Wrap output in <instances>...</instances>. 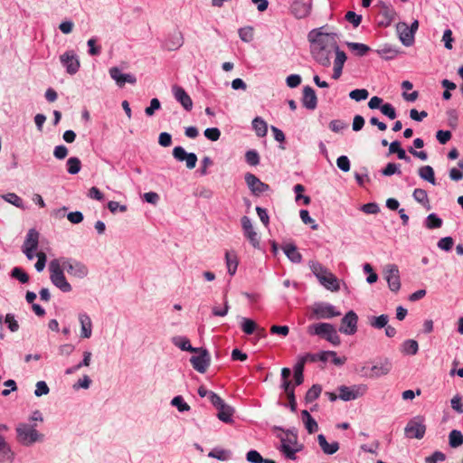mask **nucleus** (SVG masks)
Wrapping results in <instances>:
<instances>
[{
    "label": "nucleus",
    "instance_id": "45",
    "mask_svg": "<svg viewBox=\"0 0 463 463\" xmlns=\"http://www.w3.org/2000/svg\"><path fill=\"white\" fill-rule=\"evenodd\" d=\"M463 443V435L461 431L453 430L449 434V444L451 448H458Z\"/></svg>",
    "mask_w": 463,
    "mask_h": 463
},
{
    "label": "nucleus",
    "instance_id": "19",
    "mask_svg": "<svg viewBox=\"0 0 463 463\" xmlns=\"http://www.w3.org/2000/svg\"><path fill=\"white\" fill-rule=\"evenodd\" d=\"M312 4L310 1H295L290 5V13L297 19L306 18L310 14Z\"/></svg>",
    "mask_w": 463,
    "mask_h": 463
},
{
    "label": "nucleus",
    "instance_id": "48",
    "mask_svg": "<svg viewBox=\"0 0 463 463\" xmlns=\"http://www.w3.org/2000/svg\"><path fill=\"white\" fill-rule=\"evenodd\" d=\"M10 276L23 284H25L29 281L28 274L20 267H14L11 270Z\"/></svg>",
    "mask_w": 463,
    "mask_h": 463
},
{
    "label": "nucleus",
    "instance_id": "56",
    "mask_svg": "<svg viewBox=\"0 0 463 463\" xmlns=\"http://www.w3.org/2000/svg\"><path fill=\"white\" fill-rule=\"evenodd\" d=\"M437 245L440 250L449 251L452 249L454 245V240L450 236L444 237L438 241Z\"/></svg>",
    "mask_w": 463,
    "mask_h": 463
},
{
    "label": "nucleus",
    "instance_id": "53",
    "mask_svg": "<svg viewBox=\"0 0 463 463\" xmlns=\"http://www.w3.org/2000/svg\"><path fill=\"white\" fill-rule=\"evenodd\" d=\"M382 174L385 176H391L392 175H401L400 165L395 163H388L386 166L382 170Z\"/></svg>",
    "mask_w": 463,
    "mask_h": 463
},
{
    "label": "nucleus",
    "instance_id": "50",
    "mask_svg": "<svg viewBox=\"0 0 463 463\" xmlns=\"http://www.w3.org/2000/svg\"><path fill=\"white\" fill-rule=\"evenodd\" d=\"M245 161L250 165H252V166L258 165L260 164L259 153L254 149L248 150L245 153Z\"/></svg>",
    "mask_w": 463,
    "mask_h": 463
},
{
    "label": "nucleus",
    "instance_id": "60",
    "mask_svg": "<svg viewBox=\"0 0 463 463\" xmlns=\"http://www.w3.org/2000/svg\"><path fill=\"white\" fill-rule=\"evenodd\" d=\"M252 27H244L239 29V36L241 41L245 43H249L253 39V32Z\"/></svg>",
    "mask_w": 463,
    "mask_h": 463
},
{
    "label": "nucleus",
    "instance_id": "38",
    "mask_svg": "<svg viewBox=\"0 0 463 463\" xmlns=\"http://www.w3.org/2000/svg\"><path fill=\"white\" fill-rule=\"evenodd\" d=\"M377 53L384 60H392L399 54V50L392 45L385 44L381 49H378Z\"/></svg>",
    "mask_w": 463,
    "mask_h": 463
},
{
    "label": "nucleus",
    "instance_id": "39",
    "mask_svg": "<svg viewBox=\"0 0 463 463\" xmlns=\"http://www.w3.org/2000/svg\"><path fill=\"white\" fill-rule=\"evenodd\" d=\"M369 325L375 329L384 328L389 321L388 315L382 314L378 317H370L368 318Z\"/></svg>",
    "mask_w": 463,
    "mask_h": 463
},
{
    "label": "nucleus",
    "instance_id": "2",
    "mask_svg": "<svg viewBox=\"0 0 463 463\" xmlns=\"http://www.w3.org/2000/svg\"><path fill=\"white\" fill-rule=\"evenodd\" d=\"M273 430L283 432L282 434L277 435V438L280 440V445L278 447V449L286 458L295 460L297 458L296 454L303 449V444L298 442L296 429L284 430L281 427L275 426Z\"/></svg>",
    "mask_w": 463,
    "mask_h": 463
},
{
    "label": "nucleus",
    "instance_id": "26",
    "mask_svg": "<svg viewBox=\"0 0 463 463\" xmlns=\"http://www.w3.org/2000/svg\"><path fill=\"white\" fill-rule=\"evenodd\" d=\"M79 321L80 323V335L83 338H90L92 334V322L90 316L86 313L79 314Z\"/></svg>",
    "mask_w": 463,
    "mask_h": 463
},
{
    "label": "nucleus",
    "instance_id": "14",
    "mask_svg": "<svg viewBox=\"0 0 463 463\" xmlns=\"http://www.w3.org/2000/svg\"><path fill=\"white\" fill-rule=\"evenodd\" d=\"M60 61L69 74L73 75L78 72L80 69V61L73 51L65 52L61 55Z\"/></svg>",
    "mask_w": 463,
    "mask_h": 463
},
{
    "label": "nucleus",
    "instance_id": "1",
    "mask_svg": "<svg viewBox=\"0 0 463 463\" xmlns=\"http://www.w3.org/2000/svg\"><path fill=\"white\" fill-rule=\"evenodd\" d=\"M308 40L311 43V54L315 61L323 67H329L332 51H334L332 43L335 42L334 38L319 30H312L308 33Z\"/></svg>",
    "mask_w": 463,
    "mask_h": 463
},
{
    "label": "nucleus",
    "instance_id": "64",
    "mask_svg": "<svg viewBox=\"0 0 463 463\" xmlns=\"http://www.w3.org/2000/svg\"><path fill=\"white\" fill-rule=\"evenodd\" d=\"M446 459V455L441 451H435L425 458L426 463H438Z\"/></svg>",
    "mask_w": 463,
    "mask_h": 463
},
{
    "label": "nucleus",
    "instance_id": "49",
    "mask_svg": "<svg viewBox=\"0 0 463 463\" xmlns=\"http://www.w3.org/2000/svg\"><path fill=\"white\" fill-rule=\"evenodd\" d=\"M230 452L222 449H213L208 453L209 458H216L218 460L225 461L230 458Z\"/></svg>",
    "mask_w": 463,
    "mask_h": 463
},
{
    "label": "nucleus",
    "instance_id": "46",
    "mask_svg": "<svg viewBox=\"0 0 463 463\" xmlns=\"http://www.w3.org/2000/svg\"><path fill=\"white\" fill-rule=\"evenodd\" d=\"M346 45L351 51L355 52L356 55L360 57L364 56L370 51V47L364 43H347Z\"/></svg>",
    "mask_w": 463,
    "mask_h": 463
},
{
    "label": "nucleus",
    "instance_id": "4",
    "mask_svg": "<svg viewBox=\"0 0 463 463\" xmlns=\"http://www.w3.org/2000/svg\"><path fill=\"white\" fill-rule=\"evenodd\" d=\"M307 333L313 335H318L325 338L335 346L341 344L340 336L334 325L329 323H317L310 325Z\"/></svg>",
    "mask_w": 463,
    "mask_h": 463
},
{
    "label": "nucleus",
    "instance_id": "42",
    "mask_svg": "<svg viewBox=\"0 0 463 463\" xmlns=\"http://www.w3.org/2000/svg\"><path fill=\"white\" fill-rule=\"evenodd\" d=\"M309 268L318 280L321 277H325L326 274L329 272V270L318 261H309Z\"/></svg>",
    "mask_w": 463,
    "mask_h": 463
},
{
    "label": "nucleus",
    "instance_id": "30",
    "mask_svg": "<svg viewBox=\"0 0 463 463\" xmlns=\"http://www.w3.org/2000/svg\"><path fill=\"white\" fill-rule=\"evenodd\" d=\"M225 262L228 273L231 276H233L239 265L238 256L235 251H226L225 252Z\"/></svg>",
    "mask_w": 463,
    "mask_h": 463
},
{
    "label": "nucleus",
    "instance_id": "51",
    "mask_svg": "<svg viewBox=\"0 0 463 463\" xmlns=\"http://www.w3.org/2000/svg\"><path fill=\"white\" fill-rule=\"evenodd\" d=\"M171 404L177 408L180 412L188 411L190 406L184 402V398L180 395L175 396L171 401Z\"/></svg>",
    "mask_w": 463,
    "mask_h": 463
},
{
    "label": "nucleus",
    "instance_id": "55",
    "mask_svg": "<svg viewBox=\"0 0 463 463\" xmlns=\"http://www.w3.org/2000/svg\"><path fill=\"white\" fill-rule=\"evenodd\" d=\"M299 216H300L301 221L305 224H311V229L312 230H317L318 229V224L316 223L315 220L310 217L309 213H308L307 210H300Z\"/></svg>",
    "mask_w": 463,
    "mask_h": 463
},
{
    "label": "nucleus",
    "instance_id": "29",
    "mask_svg": "<svg viewBox=\"0 0 463 463\" xmlns=\"http://www.w3.org/2000/svg\"><path fill=\"white\" fill-rule=\"evenodd\" d=\"M317 441L324 453L327 455H333L339 449L338 442L335 441L328 443L326 437L323 434L317 436Z\"/></svg>",
    "mask_w": 463,
    "mask_h": 463
},
{
    "label": "nucleus",
    "instance_id": "10",
    "mask_svg": "<svg viewBox=\"0 0 463 463\" xmlns=\"http://www.w3.org/2000/svg\"><path fill=\"white\" fill-rule=\"evenodd\" d=\"M39 244V232L35 229H30L26 234L22 250L28 260L34 258V252Z\"/></svg>",
    "mask_w": 463,
    "mask_h": 463
},
{
    "label": "nucleus",
    "instance_id": "9",
    "mask_svg": "<svg viewBox=\"0 0 463 463\" xmlns=\"http://www.w3.org/2000/svg\"><path fill=\"white\" fill-rule=\"evenodd\" d=\"M312 312L317 319H330L341 315L340 311L336 310L335 306L326 302L315 303L312 307Z\"/></svg>",
    "mask_w": 463,
    "mask_h": 463
},
{
    "label": "nucleus",
    "instance_id": "44",
    "mask_svg": "<svg viewBox=\"0 0 463 463\" xmlns=\"http://www.w3.org/2000/svg\"><path fill=\"white\" fill-rule=\"evenodd\" d=\"M322 392V387L319 384H314L310 389L307 390L305 395V401L307 403H311L316 401Z\"/></svg>",
    "mask_w": 463,
    "mask_h": 463
},
{
    "label": "nucleus",
    "instance_id": "63",
    "mask_svg": "<svg viewBox=\"0 0 463 463\" xmlns=\"http://www.w3.org/2000/svg\"><path fill=\"white\" fill-rule=\"evenodd\" d=\"M345 19L351 23L354 27L359 26L362 22V15L357 14L354 11H348L345 14Z\"/></svg>",
    "mask_w": 463,
    "mask_h": 463
},
{
    "label": "nucleus",
    "instance_id": "6",
    "mask_svg": "<svg viewBox=\"0 0 463 463\" xmlns=\"http://www.w3.org/2000/svg\"><path fill=\"white\" fill-rule=\"evenodd\" d=\"M56 260H59L60 264H61L62 269H65L67 273L71 276L79 279H83L87 277L89 273L87 266L80 261L64 257Z\"/></svg>",
    "mask_w": 463,
    "mask_h": 463
},
{
    "label": "nucleus",
    "instance_id": "8",
    "mask_svg": "<svg viewBox=\"0 0 463 463\" xmlns=\"http://www.w3.org/2000/svg\"><path fill=\"white\" fill-rule=\"evenodd\" d=\"M404 430L405 435L410 439H422L426 432L424 419L419 416L414 417L407 423Z\"/></svg>",
    "mask_w": 463,
    "mask_h": 463
},
{
    "label": "nucleus",
    "instance_id": "5",
    "mask_svg": "<svg viewBox=\"0 0 463 463\" xmlns=\"http://www.w3.org/2000/svg\"><path fill=\"white\" fill-rule=\"evenodd\" d=\"M61 264L53 259L49 263L50 279L52 283L64 293L71 291V286L67 281Z\"/></svg>",
    "mask_w": 463,
    "mask_h": 463
},
{
    "label": "nucleus",
    "instance_id": "24",
    "mask_svg": "<svg viewBox=\"0 0 463 463\" xmlns=\"http://www.w3.org/2000/svg\"><path fill=\"white\" fill-rule=\"evenodd\" d=\"M302 105L308 110L316 109L317 106V97L314 89L310 86L303 88Z\"/></svg>",
    "mask_w": 463,
    "mask_h": 463
},
{
    "label": "nucleus",
    "instance_id": "36",
    "mask_svg": "<svg viewBox=\"0 0 463 463\" xmlns=\"http://www.w3.org/2000/svg\"><path fill=\"white\" fill-rule=\"evenodd\" d=\"M389 151L391 154L396 153L399 159L404 160L408 163L411 162V157L407 156L405 150L401 146V143L399 141H392L389 145Z\"/></svg>",
    "mask_w": 463,
    "mask_h": 463
},
{
    "label": "nucleus",
    "instance_id": "3",
    "mask_svg": "<svg viewBox=\"0 0 463 463\" xmlns=\"http://www.w3.org/2000/svg\"><path fill=\"white\" fill-rule=\"evenodd\" d=\"M16 438L23 446L29 447L36 442H42L44 435L36 430V424L19 423L15 429Z\"/></svg>",
    "mask_w": 463,
    "mask_h": 463
},
{
    "label": "nucleus",
    "instance_id": "21",
    "mask_svg": "<svg viewBox=\"0 0 463 463\" xmlns=\"http://www.w3.org/2000/svg\"><path fill=\"white\" fill-rule=\"evenodd\" d=\"M109 75L119 87H123L126 83L135 84L137 82V79L134 75L123 73L118 67L110 68Z\"/></svg>",
    "mask_w": 463,
    "mask_h": 463
},
{
    "label": "nucleus",
    "instance_id": "23",
    "mask_svg": "<svg viewBox=\"0 0 463 463\" xmlns=\"http://www.w3.org/2000/svg\"><path fill=\"white\" fill-rule=\"evenodd\" d=\"M396 29L399 34V39L404 46L410 47L414 43L415 34L408 28V24L406 23H399Z\"/></svg>",
    "mask_w": 463,
    "mask_h": 463
},
{
    "label": "nucleus",
    "instance_id": "52",
    "mask_svg": "<svg viewBox=\"0 0 463 463\" xmlns=\"http://www.w3.org/2000/svg\"><path fill=\"white\" fill-rule=\"evenodd\" d=\"M369 92L365 89H355L349 93L350 99L355 101H362L368 98Z\"/></svg>",
    "mask_w": 463,
    "mask_h": 463
},
{
    "label": "nucleus",
    "instance_id": "31",
    "mask_svg": "<svg viewBox=\"0 0 463 463\" xmlns=\"http://www.w3.org/2000/svg\"><path fill=\"white\" fill-rule=\"evenodd\" d=\"M217 417L220 420H222L224 423H231L233 421L232 416L234 413V409L224 403L222 405V407H219L218 409Z\"/></svg>",
    "mask_w": 463,
    "mask_h": 463
},
{
    "label": "nucleus",
    "instance_id": "47",
    "mask_svg": "<svg viewBox=\"0 0 463 463\" xmlns=\"http://www.w3.org/2000/svg\"><path fill=\"white\" fill-rule=\"evenodd\" d=\"M241 327L246 335H251L257 330V324L250 318L242 317Z\"/></svg>",
    "mask_w": 463,
    "mask_h": 463
},
{
    "label": "nucleus",
    "instance_id": "16",
    "mask_svg": "<svg viewBox=\"0 0 463 463\" xmlns=\"http://www.w3.org/2000/svg\"><path fill=\"white\" fill-rule=\"evenodd\" d=\"M244 236L250 241L253 248H260V238L254 231L251 220L248 216H243L241 220Z\"/></svg>",
    "mask_w": 463,
    "mask_h": 463
},
{
    "label": "nucleus",
    "instance_id": "37",
    "mask_svg": "<svg viewBox=\"0 0 463 463\" xmlns=\"http://www.w3.org/2000/svg\"><path fill=\"white\" fill-rule=\"evenodd\" d=\"M401 351L404 354L414 355L419 351V344L416 340L413 339L405 340L402 344Z\"/></svg>",
    "mask_w": 463,
    "mask_h": 463
},
{
    "label": "nucleus",
    "instance_id": "22",
    "mask_svg": "<svg viewBox=\"0 0 463 463\" xmlns=\"http://www.w3.org/2000/svg\"><path fill=\"white\" fill-rule=\"evenodd\" d=\"M172 92L175 99L182 105L186 111H191L193 109V100L186 93L184 88L175 85L172 88Z\"/></svg>",
    "mask_w": 463,
    "mask_h": 463
},
{
    "label": "nucleus",
    "instance_id": "20",
    "mask_svg": "<svg viewBox=\"0 0 463 463\" xmlns=\"http://www.w3.org/2000/svg\"><path fill=\"white\" fill-rule=\"evenodd\" d=\"M6 430V425L0 424V430ZM14 460V453L10 445L6 442L5 437L0 435V463H12Z\"/></svg>",
    "mask_w": 463,
    "mask_h": 463
},
{
    "label": "nucleus",
    "instance_id": "34",
    "mask_svg": "<svg viewBox=\"0 0 463 463\" xmlns=\"http://www.w3.org/2000/svg\"><path fill=\"white\" fill-rule=\"evenodd\" d=\"M301 416L307 432L310 434L317 432L318 425L310 413L307 410H304L301 412Z\"/></svg>",
    "mask_w": 463,
    "mask_h": 463
},
{
    "label": "nucleus",
    "instance_id": "18",
    "mask_svg": "<svg viewBox=\"0 0 463 463\" xmlns=\"http://www.w3.org/2000/svg\"><path fill=\"white\" fill-rule=\"evenodd\" d=\"M173 156L177 161H185L186 167L189 169L194 168L198 160L194 153H187L182 146H175L173 149Z\"/></svg>",
    "mask_w": 463,
    "mask_h": 463
},
{
    "label": "nucleus",
    "instance_id": "13",
    "mask_svg": "<svg viewBox=\"0 0 463 463\" xmlns=\"http://www.w3.org/2000/svg\"><path fill=\"white\" fill-rule=\"evenodd\" d=\"M244 179L250 192L256 196H259L269 190V184L260 181L255 175L251 173H246Z\"/></svg>",
    "mask_w": 463,
    "mask_h": 463
},
{
    "label": "nucleus",
    "instance_id": "41",
    "mask_svg": "<svg viewBox=\"0 0 463 463\" xmlns=\"http://www.w3.org/2000/svg\"><path fill=\"white\" fill-rule=\"evenodd\" d=\"M443 221L436 213H430L425 219L424 225L430 230L438 229L442 226Z\"/></svg>",
    "mask_w": 463,
    "mask_h": 463
},
{
    "label": "nucleus",
    "instance_id": "61",
    "mask_svg": "<svg viewBox=\"0 0 463 463\" xmlns=\"http://www.w3.org/2000/svg\"><path fill=\"white\" fill-rule=\"evenodd\" d=\"M203 134L211 141H217L221 137V131L217 128H208L204 130Z\"/></svg>",
    "mask_w": 463,
    "mask_h": 463
},
{
    "label": "nucleus",
    "instance_id": "25",
    "mask_svg": "<svg viewBox=\"0 0 463 463\" xmlns=\"http://www.w3.org/2000/svg\"><path fill=\"white\" fill-rule=\"evenodd\" d=\"M392 369V364L390 359L384 358L371 367L373 377H381L388 374Z\"/></svg>",
    "mask_w": 463,
    "mask_h": 463
},
{
    "label": "nucleus",
    "instance_id": "40",
    "mask_svg": "<svg viewBox=\"0 0 463 463\" xmlns=\"http://www.w3.org/2000/svg\"><path fill=\"white\" fill-rule=\"evenodd\" d=\"M252 128L255 130L258 137H263L267 135V132H268L267 123L260 117H256L252 120Z\"/></svg>",
    "mask_w": 463,
    "mask_h": 463
},
{
    "label": "nucleus",
    "instance_id": "17",
    "mask_svg": "<svg viewBox=\"0 0 463 463\" xmlns=\"http://www.w3.org/2000/svg\"><path fill=\"white\" fill-rule=\"evenodd\" d=\"M210 354L206 349H202L199 355H194L190 358V363L194 369L201 373L206 372L210 365Z\"/></svg>",
    "mask_w": 463,
    "mask_h": 463
},
{
    "label": "nucleus",
    "instance_id": "35",
    "mask_svg": "<svg viewBox=\"0 0 463 463\" xmlns=\"http://www.w3.org/2000/svg\"><path fill=\"white\" fill-rule=\"evenodd\" d=\"M412 197L417 203L423 205L427 210L430 209V200L426 190L421 188L414 189Z\"/></svg>",
    "mask_w": 463,
    "mask_h": 463
},
{
    "label": "nucleus",
    "instance_id": "32",
    "mask_svg": "<svg viewBox=\"0 0 463 463\" xmlns=\"http://www.w3.org/2000/svg\"><path fill=\"white\" fill-rule=\"evenodd\" d=\"M172 343L183 351L196 353L199 350L198 348L193 347L189 339L185 336H174L172 338Z\"/></svg>",
    "mask_w": 463,
    "mask_h": 463
},
{
    "label": "nucleus",
    "instance_id": "28",
    "mask_svg": "<svg viewBox=\"0 0 463 463\" xmlns=\"http://www.w3.org/2000/svg\"><path fill=\"white\" fill-rule=\"evenodd\" d=\"M285 255L293 263H300L302 261V255L298 252L297 247L293 243H287L282 247Z\"/></svg>",
    "mask_w": 463,
    "mask_h": 463
},
{
    "label": "nucleus",
    "instance_id": "15",
    "mask_svg": "<svg viewBox=\"0 0 463 463\" xmlns=\"http://www.w3.org/2000/svg\"><path fill=\"white\" fill-rule=\"evenodd\" d=\"M332 47L334 48V51L335 52V58L334 61V69H333V75L332 78L335 80H338L343 72V68L345 65V62L347 60L346 54L344 51L340 50L339 46L337 45L336 42L332 43Z\"/></svg>",
    "mask_w": 463,
    "mask_h": 463
},
{
    "label": "nucleus",
    "instance_id": "54",
    "mask_svg": "<svg viewBox=\"0 0 463 463\" xmlns=\"http://www.w3.org/2000/svg\"><path fill=\"white\" fill-rule=\"evenodd\" d=\"M5 323L7 325L8 329L14 333L19 330V324L14 317V314L8 313L5 317Z\"/></svg>",
    "mask_w": 463,
    "mask_h": 463
},
{
    "label": "nucleus",
    "instance_id": "33",
    "mask_svg": "<svg viewBox=\"0 0 463 463\" xmlns=\"http://www.w3.org/2000/svg\"><path fill=\"white\" fill-rule=\"evenodd\" d=\"M418 175L422 180L427 181L433 185L436 184L435 173L432 166H420L418 170Z\"/></svg>",
    "mask_w": 463,
    "mask_h": 463
},
{
    "label": "nucleus",
    "instance_id": "11",
    "mask_svg": "<svg viewBox=\"0 0 463 463\" xmlns=\"http://www.w3.org/2000/svg\"><path fill=\"white\" fill-rule=\"evenodd\" d=\"M385 279L388 288L392 292H398L401 288L400 271L395 264H389L385 269Z\"/></svg>",
    "mask_w": 463,
    "mask_h": 463
},
{
    "label": "nucleus",
    "instance_id": "12",
    "mask_svg": "<svg viewBox=\"0 0 463 463\" xmlns=\"http://www.w3.org/2000/svg\"><path fill=\"white\" fill-rule=\"evenodd\" d=\"M358 317L353 310L348 311L342 318L339 331L343 334L351 335L357 331Z\"/></svg>",
    "mask_w": 463,
    "mask_h": 463
},
{
    "label": "nucleus",
    "instance_id": "58",
    "mask_svg": "<svg viewBox=\"0 0 463 463\" xmlns=\"http://www.w3.org/2000/svg\"><path fill=\"white\" fill-rule=\"evenodd\" d=\"M161 108V103L158 99L154 98L150 100V105L146 108L145 113L147 117H152L156 110Z\"/></svg>",
    "mask_w": 463,
    "mask_h": 463
},
{
    "label": "nucleus",
    "instance_id": "62",
    "mask_svg": "<svg viewBox=\"0 0 463 463\" xmlns=\"http://www.w3.org/2000/svg\"><path fill=\"white\" fill-rule=\"evenodd\" d=\"M246 459L250 463H262L264 461L262 456L255 449L248 451Z\"/></svg>",
    "mask_w": 463,
    "mask_h": 463
},
{
    "label": "nucleus",
    "instance_id": "7",
    "mask_svg": "<svg viewBox=\"0 0 463 463\" xmlns=\"http://www.w3.org/2000/svg\"><path fill=\"white\" fill-rule=\"evenodd\" d=\"M367 390V385L364 383L352 386L341 385L338 387V397L345 402H349L364 396Z\"/></svg>",
    "mask_w": 463,
    "mask_h": 463
},
{
    "label": "nucleus",
    "instance_id": "59",
    "mask_svg": "<svg viewBox=\"0 0 463 463\" xmlns=\"http://www.w3.org/2000/svg\"><path fill=\"white\" fill-rule=\"evenodd\" d=\"M3 198L6 202L10 203L11 204H13L16 207H21L23 205L22 198L14 193H8V194L3 195Z\"/></svg>",
    "mask_w": 463,
    "mask_h": 463
},
{
    "label": "nucleus",
    "instance_id": "57",
    "mask_svg": "<svg viewBox=\"0 0 463 463\" xmlns=\"http://www.w3.org/2000/svg\"><path fill=\"white\" fill-rule=\"evenodd\" d=\"M381 112L390 119H394L397 117L394 107L390 103L383 104L381 107Z\"/></svg>",
    "mask_w": 463,
    "mask_h": 463
},
{
    "label": "nucleus",
    "instance_id": "27",
    "mask_svg": "<svg viewBox=\"0 0 463 463\" xmlns=\"http://www.w3.org/2000/svg\"><path fill=\"white\" fill-rule=\"evenodd\" d=\"M318 281L328 290L338 291L340 288L337 278L330 271L325 277H321Z\"/></svg>",
    "mask_w": 463,
    "mask_h": 463
},
{
    "label": "nucleus",
    "instance_id": "43",
    "mask_svg": "<svg viewBox=\"0 0 463 463\" xmlns=\"http://www.w3.org/2000/svg\"><path fill=\"white\" fill-rule=\"evenodd\" d=\"M66 166L70 175H76L80 171L81 162L78 157L72 156L67 160Z\"/></svg>",
    "mask_w": 463,
    "mask_h": 463
}]
</instances>
